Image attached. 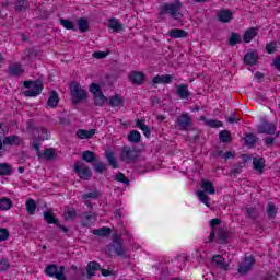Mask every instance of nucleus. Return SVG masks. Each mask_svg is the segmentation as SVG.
<instances>
[{"label":"nucleus","mask_w":280,"mask_h":280,"mask_svg":"<svg viewBox=\"0 0 280 280\" xmlns=\"http://www.w3.org/2000/svg\"><path fill=\"white\" fill-rule=\"evenodd\" d=\"M180 8H183V2L180 0H174L173 2L164 3L160 8V16H165V14H170L172 19L178 21L184 16L180 13Z\"/></svg>","instance_id":"f257e3e1"},{"label":"nucleus","mask_w":280,"mask_h":280,"mask_svg":"<svg viewBox=\"0 0 280 280\" xmlns=\"http://www.w3.org/2000/svg\"><path fill=\"white\" fill-rule=\"evenodd\" d=\"M70 97L72 104L77 106V104H82V102L89 98V92L82 89V84H80V82L73 81L70 83Z\"/></svg>","instance_id":"f03ea898"},{"label":"nucleus","mask_w":280,"mask_h":280,"mask_svg":"<svg viewBox=\"0 0 280 280\" xmlns=\"http://www.w3.org/2000/svg\"><path fill=\"white\" fill-rule=\"evenodd\" d=\"M24 89H30L24 91L25 97H38L40 93H43V89H45V85L43 84V81L40 80H28L23 82Z\"/></svg>","instance_id":"7ed1b4c3"},{"label":"nucleus","mask_w":280,"mask_h":280,"mask_svg":"<svg viewBox=\"0 0 280 280\" xmlns=\"http://www.w3.org/2000/svg\"><path fill=\"white\" fill-rule=\"evenodd\" d=\"M191 126H194V120L191 119V115H189V113H182L179 116H177L175 120V128H177V130L187 132Z\"/></svg>","instance_id":"20e7f679"},{"label":"nucleus","mask_w":280,"mask_h":280,"mask_svg":"<svg viewBox=\"0 0 280 280\" xmlns=\"http://www.w3.org/2000/svg\"><path fill=\"white\" fill-rule=\"evenodd\" d=\"M139 159V150L130 145H125L121 148L120 161L125 163H135Z\"/></svg>","instance_id":"39448f33"},{"label":"nucleus","mask_w":280,"mask_h":280,"mask_svg":"<svg viewBox=\"0 0 280 280\" xmlns=\"http://www.w3.org/2000/svg\"><path fill=\"white\" fill-rule=\"evenodd\" d=\"M74 174H77L81 180H90L93 176L91 168H89L84 163L74 164Z\"/></svg>","instance_id":"423d86ee"},{"label":"nucleus","mask_w":280,"mask_h":280,"mask_svg":"<svg viewBox=\"0 0 280 280\" xmlns=\"http://www.w3.org/2000/svg\"><path fill=\"white\" fill-rule=\"evenodd\" d=\"M258 135H276L277 126L275 122H270L268 120H264L260 125L257 126Z\"/></svg>","instance_id":"0eeeda50"},{"label":"nucleus","mask_w":280,"mask_h":280,"mask_svg":"<svg viewBox=\"0 0 280 280\" xmlns=\"http://www.w3.org/2000/svg\"><path fill=\"white\" fill-rule=\"evenodd\" d=\"M255 257L253 256H246L244 258V264L243 265H238V273L240 275H248V272H250V270H253V266H255Z\"/></svg>","instance_id":"6e6552de"},{"label":"nucleus","mask_w":280,"mask_h":280,"mask_svg":"<svg viewBox=\"0 0 280 280\" xmlns=\"http://www.w3.org/2000/svg\"><path fill=\"white\" fill-rule=\"evenodd\" d=\"M129 82L135 84V86H141L145 82V73L137 70L131 71L129 73Z\"/></svg>","instance_id":"1a4fd4ad"},{"label":"nucleus","mask_w":280,"mask_h":280,"mask_svg":"<svg viewBox=\"0 0 280 280\" xmlns=\"http://www.w3.org/2000/svg\"><path fill=\"white\" fill-rule=\"evenodd\" d=\"M217 19L220 23H231V21H233V11L221 9L217 13Z\"/></svg>","instance_id":"9d476101"},{"label":"nucleus","mask_w":280,"mask_h":280,"mask_svg":"<svg viewBox=\"0 0 280 280\" xmlns=\"http://www.w3.org/2000/svg\"><path fill=\"white\" fill-rule=\"evenodd\" d=\"M114 252L118 257H125L126 253H128V249L124 247V242H121V236L114 237Z\"/></svg>","instance_id":"9b49d317"},{"label":"nucleus","mask_w":280,"mask_h":280,"mask_svg":"<svg viewBox=\"0 0 280 280\" xmlns=\"http://www.w3.org/2000/svg\"><path fill=\"white\" fill-rule=\"evenodd\" d=\"M95 218H97V214L93 211L83 212V217L81 218V224L85 229H91V224L95 222Z\"/></svg>","instance_id":"f8f14e48"},{"label":"nucleus","mask_w":280,"mask_h":280,"mask_svg":"<svg viewBox=\"0 0 280 280\" xmlns=\"http://www.w3.org/2000/svg\"><path fill=\"white\" fill-rule=\"evenodd\" d=\"M86 279H93V277H95V272L102 270V265H100V262L97 261H90L86 265Z\"/></svg>","instance_id":"ddd939ff"},{"label":"nucleus","mask_w":280,"mask_h":280,"mask_svg":"<svg viewBox=\"0 0 280 280\" xmlns=\"http://www.w3.org/2000/svg\"><path fill=\"white\" fill-rule=\"evenodd\" d=\"M176 94L179 97V100L189 101V97H191V92H189V85L187 84L176 85Z\"/></svg>","instance_id":"4468645a"},{"label":"nucleus","mask_w":280,"mask_h":280,"mask_svg":"<svg viewBox=\"0 0 280 280\" xmlns=\"http://www.w3.org/2000/svg\"><path fill=\"white\" fill-rule=\"evenodd\" d=\"M213 242H215V244H226L229 242V233H226V230H224V228H219L215 231Z\"/></svg>","instance_id":"2eb2a0df"},{"label":"nucleus","mask_w":280,"mask_h":280,"mask_svg":"<svg viewBox=\"0 0 280 280\" xmlns=\"http://www.w3.org/2000/svg\"><path fill=\"white\" fill-rule=\"evenodd\" d=\"M7 73L11 75V78H19L22 73H25V69H23L21 63L16 62L9 67Z\"/></svg>","instance_id":"dca6fc26"},{"label":"nucleus","mask_w":280,"mask_h":280,"mask_svg":"<svg viewBox=\"0 0 280 280\" xmlns=\"http://www.w3.org/2000/svg\"><path fill=\"white\" fill-rule=\"evenodd\" d=\"M222 223V220L219 218H214L210 220V228H211V232L208 236V243L209 244H213V242H215V226L220 225Z\"/></svg>","instance_id":"f3484780"},{"label":"nucleus","mask_w":280,"mask_h":280,"mask_svg":"<svg viewBox=\"0 0 280 280\" xmlns=\"http://www.w3.org/2000/svg\"><path fill=\"white\" fill-rule=\"evenodd\" d=\"M3 145H23V140L21 136L18 135L8 136L3 139Z\"/></svg>","instance_id":"a211bd4d"},{"label":"nucleus","mask_w":280,"mask_h":280,"mask_svg":"<svg viewBox=\"0 0 280 280\" xmlns=\"http://www.w3.org/2000/svg\"><path fill=\"white\" fill-rule=\"evenodd\" d=\"M212 264L220 268L221 270H229V262H226V258L222 257V255H214L212 257Z\"/></svg>","instance_id":"6ab92c4d"},{"label":"nucleus","mask_w":280,"mask_h":280,"mask_svg":"<svg viewBox=\"0 0 280 280\" xmlns=\"http://www.w3.org/2000/svg\"><path fill=\"white\" fill-rule=\"evenodd\" d=\"M253 168L258 172V174H264L266 170V159L264 158H253Z\"/></svg>","instance_id":"aec40b11"},{"label":"nucleus","mask_w":280,"mask_h":280,"mask_svg":"<svg viewBox=\"0 0 280 280\" xmlns=\"http://www.w3.org/2000/svg\"><path fill=\"white\" fill-rule=\"evenodd\" d=\"M172 80H174V74H158L152 79L153 84H172Z\"/></svg>","instance_id":"412c9836"},{"label":"nucleus","mask_w":280,"mask_h":280,"mask_svg":"<svg viewBox=\"0 0 280 280\" xmlns=\"http://www.w3.org/2000/svg\"><path fill=\"white\" fill-rule=\"evenodd\" d=\"M59 103H60V95L58 94V92L56 90H52L51 92H49L47 106H49V108H56Z\"/></svg>","instance_id":"4be33fe9"},{"label":"nucleus","mask_w":280,"mask_h":280,"mask_svg":"<svg viewBox=\"0 0 280 280\" xmlns=\"http://www.w3.org/2000/svg\"><path fill=\"white\" fill-rule=\"evenodd\" d=\"M44 273L46 275V277H49L50 279L59 280L58 265H56V264L47 265L45 270H44Z\"/></svg>","instance_id":"5701e85b"},{"label":"nucleus","mask_w":280,"mask_h":280,"mask_svg":"<svg viewBox=\"0 0 280 280\" xmlns=\"http://www.w3.org/2000/svg\"><path fill=\"white\" fill-rule=\"evenodd\" d=\"M105 159L113 170H119V164L117 163V156L113 150L105 151Z\"/></svg>","instance_id":"b1692460"},{"label":"nucleus","mask_w":280,"mask_h":280,"mask_svg":"<svg viewBox=\"0 0 280 280\" xmlns=\"http://www.w3.org/2000/svg\"><path fill=\"white\" fill-rule=\"evenodd\" d=\"M97 135V129H78L77 130V137L78 139H93Z\"/></svg>","instance_id":"393cba45"},{"label":"nucleus","mask_w":280,"mask_h":280,"mask_svg":"<svg viewBox=\"0 0 280 280\" xmlns=\"http://www.w3.org/2000/svg\"><path fill=\"white\" fill-rule=\"evenodd\" d=\"M136 126L141 130L147 139H150L152 137V130H150V127L143 122L142 119L136 120Z\"/></svg>","instance_id":"a878e982"},{"label":"nucleus","mask_w":280,"mask_h":280,"mask_svg":"<svg viewBox=\"0 0 280 280\" xmlns=\"http://www.w3.org/2000/svg\"><path fill=\"white\" fill-rule=\"evenodd\" d=\"M171 38H187L189 33L183 28H172L168 31Z\"/></svg>","instance_id":"bb28decb"},{"label":"nucleus","mask_w":280,"mask_h":280,"mask_svg":"<svg viewBox=\"0 0 280 280\" xmlns=\"http://www.w3.org/2000/svg\"><path fill=\"white\" fill-rule=\"evenodd\" d=\"M258 32L257 27H249L244 32L243 42L246 44L252 43L253 38H256Z\"/></svg>","instance_id":"cd10ccee"},{"label":"nucleus","mask_w":280,"mask_h":280,"mask_svg":"<svg viewBox=\"0 0 280 280\" xmlns=\"http://www.w3.org/2000/svg\"><path fill=\"white\" fill-rule=\"evenodd\" d=\"M109 30H113L116 33L124 32V24L118 19H110L108 22Z\"/></svg>","instance_id":"c85d7f7f"},{"label":"nucleus","mask_w":280,"mask_h":280,"mask_svg":"<svg viewBox=\"0 0 280 280\" xmlns=\"http://www.w3.org/2000/svg\"><path fill=\"white\" fill-rule=\"evenodd\" d=\"M258 60H259V56H257V54L253 51L247 52L244 56V62L245 65H249V67L257 65Z\"/></svg>","instance_id":"c756f323"},{"label":"nucleus","mask_w":280,"mask_h":280,"mask_svg":"<svg viewBox=\"0 0 280 280\" xmlns=\"http://www.w3.org/2000/svg\"><path fill=\"white\" fill-rule=\"evenodd\" d=\"M201 189L206 194L213 195L215 194V186H213V182L203 179L201 180Z\"/></svg>","instance_id":"7c9ffc66"},{"label":"nucleus","mask_w":280,"mask_h":280,"mask_svg":"<svg viewBox=\"0 0 280 280\" xmlns=\"http://www.w3.org/2000/svg\"><path fill=\"white\" fill-rule=\"evenodd\" d=\"M44 220L48 224H55V225H59V222H60V220L56 218V215L54 214V211L51 210H47L46 212H44Z\"/></svg>","instance_id":"2f4dec72"},{"label":"nucleus","mask_w":280,"mask_h":280,"mask_svg":"<svg viewBox=\"0 0 280 280\" xmlns=\"http://www.w3.org/2000/svg\"><path fill=\"white\" fill-rule=\"evenodd\" d=\"M109 106L112 108H121L124 106V98L119 94H115L109 98Z\"/></svg>","instance_id":"473e14b6"},{"label":"nucleus","mask_w":280,"mask_h":280,"mask_svg":"<svg viewBox=\"0 0 280 280\" xmlns=\"http://www.w3.org/2000/svg\"><path fill=\"white\" fill-rule=\"evenodd\" d=\"M112 233L113 230L108 226H103L101 229L93 230V235H96L98 237H109Z\"/></svg>","instance_id":"72a5a7b5"},{"label":"nucleus","mask_w":280,"mask_h":280,"mask_svg":"<svg viewBox=\"0 0 280 280\" xmlns=\"http://www.w3.org/2000/svg\"><path fill=\"white\" fill-rule=\"evenodd\" d=\"M90 92L94 94V96L98 97L100 100H106V96H104V93L102 92V88H100V84L92 83L90 86Z\"/></svg>","instance_id":"f704fd0d"},{"label":"nucleus","mask_w":280,"mask_h":280,"mask_svg":"<svg viewBox=\"0 0 280 280\" xmlns=\"http://www.w3.org/2000/svg\"><path fill=\"white\" fill-rule=\"evenodd\" d=\"M240 43H242V35L235 32L231 33L228 39V44L230 45V47H235V45H240Z\"/></svg>","instance_id":"c9c22d12"},{"label":"nucleus","mask_w":280,"mask_h":280,"mask_svg":"<svg viewBox=\"0 0 280 280\" xmlns=\"http://www.w3.org/2000/svg\"><path fill=\"white\" fill-rule=\"evenodd\" d=\"M77 25L79 27V31L81 32V34H86V32H89V20L84 19V18H79L77 20Z\"/></svg>","instance_id":"e433bc0d"},{"label":"nucleus","mask_w":280,"mask_h":280,"mask_svg":"<svg viewBox=\"0 0 280 280\" xmlns=\"http://www.w3.org/2000/svg\"><path fill=\"white\" fill-rule=\"evenodd\" d=\"M127 139L129 143H139L141 141V132H139L138 130H131L127 135Z\"/></svg>","instance_id":"4c0bfd02"},{"label":"nucleus","mask_w":280,"mask_h":280,"mask_svg":"<svg viewBox=\"0 0 280 280\" xmlns=\"http://www.w3.org/2000/svg\"><path fill=\"white\" fill-rule=\"evenodd\" d=\"M244 141H245V145H247V148H254L255 143H257V136H255V133H253V132L246 133Z\"/></svg>","instance_id":"58836bf2"},{"label":"nucleus","mask_w":280,"mask_h":280,"mask_svg":"<svg viewBox=\"0 0 280 280\" xmlns=\"http://www.w3.org/2000/svg\"><path fill=\"white\" fill-rule=\"evenodd\" d=\"M82 160L85 161V163H95V161H97V158L95 155V152L88 150L83 151Z\"/></svg>","instance_id":"ea45409f"},{"label":"nucleus","mask_w":280,"mask_h":280,"mask_svg":"<svg viewBox=\"0 0 280 280\" xmlns=\"http://www.w3.org/2000/svg\"><path fill=\"white\" fill-rule=\"evenodd\" d=\"M0 209L1 211H10L12 209V199L8 197L0 198Z\"/></svg>","instance_id":"a19ab883"},{"label":"nucleus","mask_w":280,"mask_h":280,"mask_svg":"<svg viewBox=\"0 0 280 280\" xmlns=\"http://www.w3.org/2000/svg\"><path fill=\"white\" fill-rule=\"evenodd\" d=\"M60 25L65 27V30H72V32H78V27H75V24L71 22V20H67L65 18L59 19Z\"/></svg>","instance_id":"79ce46f5"},{"label":"nucleus","mask_w":280,"mask_h":280,"mask_svg":"<svg viewBox=\"0 0 280 280\" xmlns=\"http://www.w3.org/2000/svg\"><path fill=\"white\" fill-rule=\"evenodd\" d=\"M12 176V165L9 163H0V177Z\"/></svg>","instance_id":"37998d69"},{"label":"nucleus","mask_w":280,"mask_h":280,"mask_svg":"<svg viewBox=\"0 0 280 280\" xmlns=\"http://www.w3.org/2000/svg\"><path fill=\"white\" fill-rule=\"evenodd\" d=\"M36 131L40 136L42 141H49V139H51V133H49L47 128L38 127V128H36Z\"/></svg>","instance_id":"c03bdc74"},{"label":"nucleus","mask_w":280,"mask_h":280,"mask_svg":"<svg viewBox=\"0 0 280 280\" xmlns=\"http://www.w3.org/2000/svg\"><path fill=\"white\" fill-rule=\"evenodd\" d=\"M27 8H30V2H27V0H16L15 2L16 12H25Z\"/></svg>","instance_id":"a18cd8bd"},{"label":"nucleus","mask_w":280,"mask_h":280,"mask_svg":"<svg viewBox=\"0 0 280 280\" xmlns=\"http://www.w3.org/2000/svg\"><path fill=\"white\" fill-rule=\"evenodd\" d=\"M277 206H275V203H267V215L270 220H275V218H277Z\"/></svg>","instance_id":"49530a36"},{"label":"nucleus","mask_w":280,"mask_h":280,"mask_svg":"<svg viewBox=\"0 0 280 280\" xmlns=\"http://www.w3.org/2000/svg\"><path fill=\"white\" fill-rule=\"evenodd\" d=\"M26 212L28 215L36 213V201L34 199L26 200Z\"/></svg>","instance_id":"de8ad7c7"},{"label":"nucleus","mask_w":280,"mask_h":280,"mask_svg":"<svg viewBox=\"0 0 280 280\" xmlns=\"http://www.w3.org/2000/svg\"><path fill=\"white\" fill-rule=\"evenodd\" d=\"M114 180H116V183H122V185H130V179H128V177H126V174H124L122 172L116 174L114 176Z\"/></svg>","instance_id":"09e8293b"},{"label":"nucleus","mask_w":280,"mask_h":280,"mask_svg":"<svg viewBox=\"0 0 280 280\" xmlns=\"http://www.w3.org/2000/svg\"><path fill=\"white\" fill-rule=\"evenodd\" d=\"M219 139L221 143H229L231 141V131L229 130L220 131Z\"/></svg>","instance_id":"8fccbe9b"},{"label":"nucleus","mask_w":280,"mask_h":280,"mask_svg":"<svg viewBox=\"0 0 280 280\" xmlns=\"http://www.w3.org/2000/svg\"><path fill=\"white\" fill-rule=\"evenodd\" d=\"M82 200H89L91 198L92 200H97L100 198V191L94 190L85 194H81Z\"/></svg>","instance_id":"3c124183"},{"label":"nucleus","mask_w":280,"mask_h":280,"mask_svg":"<svg viewBox=\"0 0 280 280\" xmlns=\"http://www.w3.org/2000/svg\"><path fill=\"white\" fill-rule=\"evenodd\" d=\"M42 154L46 161H54V159H56V151L52 148L45 149Z\"/></svg>","instance_id":"603ef678"},{"label":"nucleus","mask_w":280,"mask_h":280,"mask_svg":"<svg viewBox=\"0 0 280 280\" xmlns=\"http://www.w3.org/2000/svg\"><path fill=\"white\" fill-rule=\"evenodd\" d=\"M197 196H198L200 202L206 205V207H211V205L209 203V197L207 196V192H205L203 190H199V191H197Z\"/></svg>","instance_id":"864d4df0"},{"label":"nucleus","mask_w":280,"mask_h":280,"mask_svg":"<svg viewBox=\"0 0 280 280\" xmlns=\"http://www.w3.org/2000/svg\"><path fill=\"white\" fill-rule=\"evenodd\" d=\"M273 135H275L273 138H272V137H267V138L264 139L265 145H266L267 148H270V145H272V144L275 143V141H277V139H279L280 132L277 131V132L273 133Z\"/></svg>","instance_id":"5fc2aeb1"},{"label":"nucleus","mask_w":280,"mask_h":280,"mask_svg":"<svg viewBox=\"0 0 280 280\" xmlns=\"http://www.w3.org/2000/svg\"><path fill=\"white\" fill-rule=\"evenodd\" d=\"M207 126H208V128H222V126H224V124L221 120L209 119L207 121Z\"/></svg>","instance_id":"6e6d98bb"},{"label":"nucleus","mask_w":280,"mask_h":280,"mask_svg":"<svg viewBox=\"0 0 280 280\" xmlns=\"http://www.w3.org/2000/svg\"><path fill=\"white\" fill-rule=\"evenodd\" d=\"M93 167L98 174H104L106 171V164L104 162H96L93 164Z\"/></svg>","instance_id":"4d7b16f0"},{"label":"nucleus","mask_w":280,"mask_h":280,"mask_svg":"<svg viewBox=\"0 0 280 280\" xmlns=\"http://www.w3.org/2000/svg\"><path fill=\"white\" fill-rule=\"evenodd\" d=\"M7 270H10V260L3 258L0 260V272H5Z\"/></svg>","instance_id":"13d9d810"},{"label":"nucleus","mask_w":280,"mask_h":280,"mask_svg":"<svg viewBox=\"0 0 280 280\" xmlns=\"http://www.w3.org/2000/svg\"><path fill=\"white\" fill-rule=\"evenodd\" d=\"M10 238V231L5 228L0 229V242H5Z\"/></svg>","instance_id":"bf43d9fd"},{"label":"nucleus","mask_w":280,"mask_h":280,"mask_svg":"<svg viewBox=\"0 0 280 280\" xmlns=\"http://www.w3.org/2000/svg\"><path fill=\"white\" fill-rule=\"evenodd\" d=\"M266 51L267 54H275L277 51V42H271L266 45Z\"/></svg>","instance_id":"052dcab7"},{"label":"nucleus","mask_w":280,"mask_h":280,"mask_svg":"<svg viewBox=\"0 0 280 280\" xmlns=\"http://www.w3.org/2000/svg\"><path fill=\"white\" fill-rule=\"evenodd\" d=\"M40 148H43L42 143H39V142L33 143V149L35 150V152H37L38 159H43V150H40Z\"/></svg>","instance_id":"680f3d73"},{"label":"nucleus","mask_w":280,"mask_h":280,"mask_svg":"<svg viewBox=\"0 0 280 280\" xmlns=\"http://www.w3.org/2000/svg\"><path fill=\"white\" fill-rule=\"evenodd\" d=\"M228 124H238L240 117H237V112H234V116H226L225 117Z\"/></svg>","instance_id":"e2e57ef3"},{"label":"nucleus","mask_w":280,"mask_h":280,"mask_svg":"<svg viewBox=\"0 0 280 280\" xmlns=\"http://www.w3.org/2000/svg\"><path fill=\"white\" fill-rule=\"evenodd\" d=\"M108 56V52L106 51H95L93 52V58H96L97 60H102Z\"/></svg>","instance_id":"0e129e2a"},{"label":"nucleus","mask_w":280,"mask_h":280,"mask_svg":"<svg viewBox=\"0 0 280 280\" xmlns=\"http://www.w3.org/2000/svg\"><path fill=\"white\" fill-rule=\"evenodd\" d=\"M66 220H73L75 215H78V212H75V209L68 210L66 213Z\"/></svg>","instance_id":"69168bd1"},{"label":"nucleus","mask_w":280,"mask_h":280,"mask_svg":"<svg viewBox=\"0 0 280 280\" xmlns=\"http://www.w3.org/2000/svg\"><path fill=\"white\" fill-rule=\"evenodd\" d=\"M57 272L59 276V280H67V276L65 275V266H60L57 268Z\"/></svg>","instance_id":"338daca9"},{"label":"nucleus","mask_w":280,"mask_h":280,"mask_svg":"<svg viewBox=\"0 0 280 280\" xmlns=\"http://www.w3.org/2000/svg\"><path fill=\"white\" fill-rule=\"evenodd\" d=\"M255 215V208H246L245 209V218L253 219Z\"/></svg>","instance_id":"774afa93"}]
</instances>
